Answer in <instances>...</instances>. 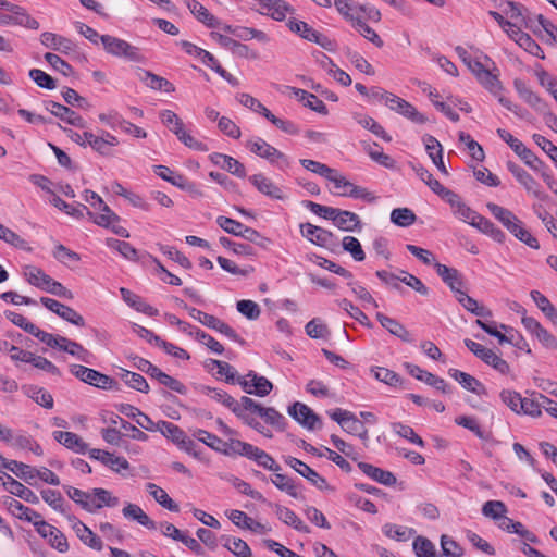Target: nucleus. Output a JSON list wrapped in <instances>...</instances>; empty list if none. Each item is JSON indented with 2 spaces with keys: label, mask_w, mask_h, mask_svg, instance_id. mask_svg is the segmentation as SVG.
<instances>
[{
  "label": "nucleus",
  "mask_w": 557,
  "mask_h": 557,
  "mask_svg": "<svg viewBox=\"0 0 557 557\" xmlns=\"http://www.w3.org/2000/svg\"><path fill=\"white\" fill-rule=\"evenodd\" d=\"M193 436L218 453H221L222 447L225 446L223 440L202 429H196Z\"/></svg>",
  "instance_id": "obj_53"
},
{
  "label": "nucleus",
  "mask_w": 557,
  "mask_h": 557,
  "mask_svg": "<svg viewBox=\"0 0 557 557\" xmlns=\"http://www.w3.org/2000/svg\"><path fill=\"white\" fill-rule=\"evenodd\" d=\"M120 377L128 387L133 389L145 394L149 392V384L141 374L132 372L126 369H121Z\"/></svg>",
  "instance_id": "obj_44"
},
{
  "label": "nucleus",
  "mask_w": 557,
  "mask_h": 557,
  "mask_svg": "<svg viewBox=\"0 0 557 557\" xmlns=\"http://www.w3.org/2000/svg\"><path fill=\"white\" fill-rule=\"evenodd\" d=\"M122 299L132 308L138 312L145 313L149 317L158 315L159 311L154 307L145 302L139 296L131 292L129 289L122 287L120 288Z\"/></svg>",
  "instance_id": "obj_32"
},
{
  "label": "nucleus",
  "mask_w": 557,
  "mask_h": 557,
  "mask_svg": "<svg viewBox=\"0 0 557 557\" xmlns=\"http://www.w3.org/2000/svg\"><path fill=\"white\" fill-rule=\"evenodd\" d=\"M148 493L158 502L162 507L170 511L177 512L178 505L168 495V493L154 483L146 485Z\"/></svg>",
  "instance_id": "obj_43"
},
{
  "label": "nucleus",
  "mask_w": 557,
  "mask_h": 557,
  "mask_svg": "<svg viewBox=\"0 0 557 557\" xmlns=\"http://www.w3.org/2000/svg\"><path fill=\"white\" fill-rule=\"evenodd\" d=\"M5 479L7 482H3V486L10 494L30 504L39 503V497L30 488L24 486L21 482L16 481L9 474H5Z\"/></svg>",
  "instance_id": "obj_29"
},
{
  "label": "nucleus",
  "mask_w": 557,
  "mask_h": 557,
  "mask_svg": "<svg viewBox=\"0 0 557 557\" xmlns=\"http://www.w3.org/2000/svg\"><path fill=\"white\" fill-rule=\"evenodd\" d=\"M513 86L519 97L535 111L545 114L547 104L521 79H515Z\"/></svg>",
  "instance_id": "obj_22"
},
{
  "label": "nucleus",
  "mask_w": 557,
  "mask_h": 557,
  "mask_svg": "<svg viewBox=\"0 0 557 557\" xmlns=\"http://www.w3.org/2000/svg\"><path fill=\"white\" fill-rule=\"evenodd\" d=\"M540 393H533L534 398H523L522 405L520 408V413H524L531 416L533 418H539L542 416V408H544V404L541 399H539Z\"/></svg>",
  "instance_id": "obj_58"
},
{
  "label": "nucleus",
  "mask_w": 557,
  "mask_h": 557,
  "mask_svg": "<svg viewBox=\"0 0 557 557\" xmlns=\"http://www.w3.org/2000/svg\"><path fill=\"white\" fill-rule=\"evenodd\" d=\"M74 530L79 537V540L90 548H94L96 550L102 549V541L101 539L94 533L86 524H84L82 521H76L74 524Z\"/></svg>",
  "instance_id": "obj_39"
},
{
  "label": "nucleus",
  "mask_w": 557,
  "mask_h": 557,
  "mask_svg": "<svg viewBox=\"0 0 557 557\" xmlns=\"http://www.w3.org/2000/svg\"><path fill=\"white\" fill-rule=\"evenodd\" d=\"M417 557H436L434 544L426 537L418 536L413 541Z\"/></svg>",
  "instance_id": "obj_64"
},
{
  "label": "nucleus",
  "mask_w": 557,
  "mask_h": 557,
  "mask_svg": "<svg viewBox=\"0 0 557 557\" xmlns=\"http://www.w3.org/2000/svg\"><path fill=\"white\" fill-rule=\"evenodd\" d=\"M497 134L523 162L531 158L533 151L527 148L522 141L513 137L508 131L498 128Z\"/></svg>",
  "instance_id": "obj_40"
},
{
  "label": "nucleus",
  "mask_w": 557,
  "mask_h": 557,
  "mask_svg": "<svg viewBox=\"0 0 557 557\" xmlns=\"http://www.w3.org/2000/svg\"><path fill=\"white\" fill-rule=\"evenodd\" d=\"M101 44L106 52L113 57L138 63L146 61V58L141 53L140 49L131 45L124 39L111 35H103L101 36Z\"/></svg>",
  "instance_id": "obj_2"
},
{
  "label": "nucleus",
  "mask_w": 557,
  "mask_h": 557,
  "mask_svg": "<svg viewBox=\"0 0 557 557\" xmlns=\"http://www.w3.org/2000/svg\"><path fill=\"white\" fill-rule=\"evenodd\" d=\"M506 166L515 178L524 187L527 193L533 195L541 201H546L548 199V195L541 190L540 184L523 168L512 161H508Z\"/></svg>",
  "instance_id": "obj_6"
},
{
  "label": "nucleus",
  "mask_w": 557,
  "mask_h": 557,
  "mask_svg": "<svg viewBox=\"0 0 557 557\" xmlns=\"http://www.w3.org/2000/svg\"><path fill=\"white\" fill-rule=\"evenodd\" d=\"M51 203L59 210L76 219H83L85 212L88 216H94V213L85 205L79 202L67 203L57 195H53Z\"/></svg>",
  "instance_id": "obj_37"
},
{
  "label": "nucleus",
  "mask_w": 557,
  "mask_h": 557,
  "mask_svg": "<svg viewBox=\"0 0 557 557\" xmlns=\"http://www.w3.org/2000/svg\"><path fill=\"white\" fill-rule=\"evenodd\" d=\"M302 206L312 213L333 221L334 225L345 232H355L361 228V221L358 214L338 208L323 206L311 200H304Z\"/></svg>",
  "instance_id": "obj_1"
},
{
  "label": "nucleus",
  "mask_w": 557,
  "mask_h": 557,
  "mask_svg": "<svg viewBox=\"0 0 557 557\" xmlns=\"http://www.w3.org/2000/svg\"><path fill=\"white\" fill-rule=\"evenodd\" d=\"M159 431L166 438L171 440L176 445L183 441L185 436V432L178 428L176 424L169 421H159L154 425V432Z\"/></svg>",
  "instance_id": "obj_46"
},
{
  "label": "nucleus",
  "mask_w": 557,
  "mask_h": 557,
  "mask_svg": "<svg viewBox=\"0 0 557 557\" xmlns=\"http://www.w3.org/2000/svg\"><path fill=\"white\" fill-rule=\"evenodd\" d=\"M434 268L438 276L449 286L456 296L462 292L461 288L463 286V280L461 273L457 269L449 268L442 263H434Z\"/></svg>",
  "instance_id": "obj_20"
},
{
  "label": "nucleus",
  "mask_w": 557,
  "mask_h": 557,
  "mask_svg": "<svg viewBox=\"0 0 557 557\" xmlns=\"http://www.w3.org/2000/svg\"><path fill=\"white\" fill-rule=\"evenodd\" d=\"M3 504L7 506L8 510L21 520H25L27 522L34 523L36 519H40L41 515L37 511L24 506L21 502L16 500L13 497L7 496L3 499Z\"/></svg>",
  "instance_id": "obj_26"
},
{
  "label": "nucleus",
  "mask_w": 557,
  "mask_h": 557,
  "mask_svg": "<svg viewBox=\"0 0 557 557\" xmlns=\"http://www.w3.org/2000/svg\"><path fill=\"white\" fill-rule=\"evenodd\" d=\"M119 411L122 414H125L126 417L134 419L140 428L150 432H154V425L157 422H153L149 416L141 412L138 408L129 404H122L119 407Z\"/></svg>",
  "instance_id": "obj_34"
},
{
  "label": "nucleus",
  "mask_w": 557,
  "mask_h": 557,
  "mask_svg": "<svg viewBox=\"0 0 557 557\" xmlns=\"http://www.w3.org/2000/svg\"><path fill=\"white\" fill-rule=\"evenodd\" d=\"M376 319L381 325L386 329L392 335L400 338L405 343H412L413 338L410 332L397 320L389 318L381 312L376 313Z\"/></svg>",
  "instance_id": "obj_27"
},
{
  "label": "nucleus",
  "mask_w": 557,
  "mask_h": 557,
  "mask_svg": "<svg viewBox=\"0 0 557 557\" xmlns=\"http://www.w3.org/2000/svg\"><path fill=\"white\" fill-rule=\"evenodd\" d=\"M160 119L162 123L176 135L177 139L188 148L197 151L209 150L205 143L197 140L194 136L186 132L183 121L175 112L171 110H163L160 112Z\"/></svg>",
  "instance_id": "obj_3"
},
{
  "label": "nucleus",
  "mask_w": 557,
  "mask_h": 557,
  "mask_svg": "<svg viewBox=\"0 0 557 557\" xmlns=\"http://www.w3.org/2000/svg\"><path fill=\"white\" fill-rule=\"evenodd\" d=\"M391 110L397 112L404 117L410 120L417 124H424L428 122V119L420 113L416 107H413L410 102L404 100L403 98L391 92L389 96H386V103Z\"/></svg>",
  "instance_id": "obj_9"
},
{
  "label": "nucleus",
  "mask_w": 557,
  "mask_h": 557,
  "mask_svg": "<svg viewBox=\"0 0 557 557\" xmlns=\"http://www.w3.org/2000/svg\"><path fill=\"white\" fill-rule=\"evenodd\" d=\"M358 468L367 476L383 485L392 486L396 483V476L391 471L383 470L379 467L362 461L358 462Z\"/></svg>",
  "instance_id": "obj_28"
},
{
  "label": "nucleus",
  "mask_w": 557,
  "mask_h": 557,
  "mask_svg": "<svg viewBox=\"0 0 557 557\" xmlns=\"http://www.w3.org/2000/svg\"><path fill=\"white\" fill-rule=\"evenodd\" d=\"M519 35L516 41L521 48L532 55L544 58V52L540 45L527 33H517Z\"/></svg>",
  "instance_id": "obj_62"
},
{
  "label": "nucleus",
  "mask_w": 557,
  "mask_h": 557,
  "mask_svg": "<svg viewBox=\"0 0 557 557\" xmlns=\"http://www.w3.org/2000/svg\"><path fill=\"white\" fill-rule=\"evenodd\" d=\"M88 453L91 459L100 461L116 473H122V471L129 469V462L124 457H116L107 450L96 448L88 450Z\"/></svg>",
  "instance_id": "obj_17"
},
{
  "label": "nucleus",
  "mask_w": 557,
  "mask_h": 557,
  "mask_svg": "<svg viewBox=\"0 0 557 557\" xmlns=\"http://www.w3.org/2000/svg\"><path fill=\"white\" fill-rule=\"evenodd\" d=\"M247 146L252 153L268 160L280 170H286L290 166L289 158L262 138L258 137L255 140H250Z\"/></svg>",
  "instance_id": "obj_4"
},
{
  "label": "nucleus",
  "mask_w": 557,
  "mask_h": 557,
  "mask_svg": "<svg viewBox=\"0 0 557 557\" xmlns=\"http://www.w3.org/2000/svg\"><path fill=\"white\" fill-rule=\"evenodd\" d=\"M504 14H506L513 22H520L527 28H532V21L530 17L523 15V7L513 1H506L503 8Z\"/></svg>",
  "instance_id": "obj_47"
},
{
  "label": "nucleus",
  "mask_w": 557,
  "mask_h": 557,
  "mask_svg": "<svg viewBox=\"0 0 557 557\" xmlns=\"http://www.w3.org/2000/svg\"><path fill=\"white\" fill-rule=\"evenodd\" d=\"M259 4L262 9L261 13L275 21H283L287 14L294 12V8L284 0H260Z\"/></svg>",
  "instance_id": "obj_21"
},
{
  "label": "nucleus",
  "mask_w": 557,
  "mask_h": 557,
  "mask_svg": "<svg viewBox=\"0 0 557 557\" xmlns=\"http://www.w3.org/2000/svg\"><path fill=\"white\" fill-rule=\"evenodd\" d=\"M137 76L143 83L146 84L147 87L153 90H162L164 92L175 91V87L170 81L148 70L138 69Z\"/></svg>",
  "instance_id": "obj_23"
},
{
  "label": "nucleus",
  "mask_w": 557,
  "mask_h": 557,
  "mask_svg": "<svg viewBox=\"0 0 557 557\" xmlns=\"http://www.w3.org/2000/svg\"><path fill=\"white\" fill-rule=\"evenodd\" d=\"M154 173L160 176L162 180L171 183L172 185L181 188L186 189L188 182L187 178L178 173L173 172L170 168L165 165H156L154 166Z\"/></svg>",
  "instance_id": "obj_48"
},
{
  "label": "nucleus",
  "mask_w": 557,
  "mask_h": 557,
  "mask_svg": "<svg viewBox=\"0 0 557 557\" xmlns=\"http://www.w3.org/2000/svg\"><path fill=\"white\" fill-rule=\"evenodd\" d=\"M288 414L292 416L302 426L313 430L317 423H320V418L307 405L296 401L288 407Z\"/></svg>",
  "instance_id": "obj_15"
},
{
  "label": "nucleus",
  "mask_w": 557,
  "mask_h": 557,
  "mask_svg": "<svg viewBox=\"0 0 557 557\" xmlns=\"http://www.w3.org/2000/svg\"><path fill=\"white\" fill-rule=\"evenodd\" d=\"M44 106L47 111L59 117L61 121L79 128L85 127L84 119L69 107L52 100L45 101Z\"/></svg>",
  "instance_id": "obj_12"
},
{
  "label": "nucleus",
  "mask_w": 557,
  "mask_h": 557,
  "mask_svg": "<svg viewBox=\"0 0 557 557\" xmlns=\"http://www.w3.org/2000/svg\"><path fill=\"white\" fill-rule=\"evenodd\" d=\"M249 182L258 189V191L270 198L278 200L285 198L282 189L263 174L251 175L249 177Z\"/></svg>",
  "instance_id": "obj_24"
},
{
  "label": "nucleus",
  "mask_w": 557,
  "mask_h": 557,
  "mask_svg": "<svg viewBox=\"0 0 557 557\" xmlns=\"http://www.w3.org/2000/svg\"><path fill=\"white\" fill-rule=\"evenodd\" d=\"M285 462L293 468L296 472H298L300 475L306 478L312 485H314L317 488L324 491L329 490L330 485L326 482L324 478H322L315 470L310 468L307 463L302 462L301 460L288 456L285 459Z\"/></svg>",
  "instance_id": "obj_11"
},
{
  "label": "nucleus",
  "mask_w": 557,
  "mask_h": 557,
  "mask_svg": "<svg viewBox=\"0 0 557 557\" xmlns=\"http://www.w3.org/2000/svg\"><path fill=\"white\" fill-rule=\"evenodd\" d=\"M530 296L545 317L549 319L553 324L557 325V309L549 299L539 290H532Z\"/></svg>",
  "instance_id": "obj_42"
},
{
  "label": "nucleus",
  "mask_w": 557,
  "mask_h": 557,
  "mask_svg": "<svg viewBox=\"0 0 557 557\" xmlns=\"http://www.w3.org/2000/svg\"><path fill=\"white\" fill-rule=\"evenodd\" d=\"M413 171L419 178L432 189V191L443 198H448L449 202L454 206V198H457V195L445 188L436 178L433 177L432 173L428 169L422 165H413Z\"/></svg>",
  "instance_id": "obj_18"
},
{
  "label": "nucleus",
  "mask_w": 557,
  "mask_h": 557,
  "mask_svg": "<svg viewBox=\"0 0 557 557\" xmlns=\"http://www.w3.org/2000/svg\"><path fill=\"white\" fill-rule=\"evenodd\" d=\"M201 393L210 396L218 403H221L226 408L231 409L233 413L236 416H242L240 406H238V401H236L231 395H228L225 391L210 387V386H201Z\"/></svg>",
  "instance_id": "obj_33"
},
{
  "label": "nucleus",
  "mask_w": 557,
  "mask_h": 557,
  "mask_svg": "<svg viewBox=\"0 0 557 557\" xmlns=\"http://www.w3.org/2000/svg\"><path fill=\"white\" fill-rule=\"evenodd\" d=\"M482 361L487 366L492 367L502 375H510L511 379H516V376L511 373V368L509 363L500 356H498L496 352H494L492 349L488 350V352L486 354Z\"/></svg>",
  "instance_id": "obj_50"
},
{
  "label": "nucleus",
  "mask_w": 557,
  "mask_h": 557,
  "mask_svg": "<svg viewBox=\"0 0 557 557\" xmlns=\"http://www.w3.org/2000/svg\"><path fill=\"white\" fill-rule=\"evenodd\" d=\"M371 372L376 380L389 386H397L401 382V377L396 372L386 368L374 367Z\"/></svg>",
  "instance_id": "obj_63"
},
{
  "label": "nucleus",
  "mask_w": 557,
  "mask_h": 557,
  "mask_svg": "<svg viewBox=\"0 0 557 557\" xmlns=\"http://www.w3.org/2000/svg\"><path fill=\"white\" fill-rule=\"evenodd\" d=\"M237 100L246 108L251 109L252 111L263 115L267 120L272 113L269 109H267L258 99L252 97L249 94H239L237 96Z\"/></svg>",
  "instance_id": "obj_59"
},
{
  "label": "nucleus",
  "mask_w": 557,
  "mask_h": 557,
  "mask_svg": "<svg viewBox=\"0 0 557 557\" xmlns=\"http://www.w3.org/2000/svg\"><path fill=\"white\" fill-rule=\"evenodd\" d=\"M119 498L104 488L96 487L90 492L89 502L84 504V509L88 512H96L104 506L115 507L119 505Z\"/></svg>",
  "instance_id": "obj_13"
},
{
  "label": "nucleus",
  "mask_w": 557,
  "mask_h": 557,
  "mask_svg": "<svg viewBox=\"0 0 557 557\" xmlns=\"http://www.w3.org/2000/svg\"><path fill=\"white\" fill-rule=\"evenodd\" d=\"M0 240L23 250H27V242L11 228L0 223Z\"/></svg>",
  "instance_id": "obj_57"
},
{
  "label": "nucleus",
  "mask_w": 557,
  "mask_h": 557,
  "mask_svg": "<svg viewBox=\"0 0 557 557\" xmlns=\"http://www.w3.org/2000/svg\"><path fill=\"white\" fill-rule=\"evenodd\" d=\"M448 374L450 377L456 380L465 389L478 395L485 393L484 385L474 376L457 369H449Z\"/></svg>",
  "instance_id": "obj_31"
},
{
  "label": "nucleus",
  "mask_w": 557,
  "mask_h": 557,
  "mask_svg": "<svg viewBox=\"0 0 557 557\" xmlns=\"http://www.w3.org/2000/svg\"><path fill=\"white\" fill-rule=\"evenodd\" d=\"M14 14V25L25 27L27 29L37 30L39 28V22L33 17L25 8L21 5H15L12 8V12Z\"/></svg>",
  "instance_id": "obj_49"
},
{
  "label": "nucleus",
  "mask_w": 557,
  "mask_h": 557,
  "mask_svg": "<svg viewBox=\"0 0 557 557\" xmlns=\"http://www.w3.org/2000/svg\"><path fill=\"white\" fill-rule=\"evenodd\" d=\"M391 428L400 437L406 438L407 441L414 445L424 447V441L414 432V430L411 426L404 424L401 422H394L391 424Z\"/></svg>",
  "instance_id": "obj_52"
},
{
  "label": "nucleus",
  "mask_w": 557,
  "mask_h": 557,
  "mask_svg": "<svg viewBox=\"0 0 557 557\" xmlns=\"http://www.w3.org/2000/svg\"><path fill=\"white\" fill-rule=\"evenodd\" d=\"M210 161L221 168L222 170H225L230 172L231 174L244 178L246 177V169L245 165L239 162L237 159L219 152H213L209 156Z\"/></svg>",
  "instance_id": "obj_19"
},
{
  "label": "nucleus",
  "mask_w": 557,
  "mask_h": 557,
  "mask_svg": "<svg viewBox=\"0 0 557 557\" xmlns=\"http://www.w3.org/2000/svg\"><path fill=\"white\" fill-rule=\"evenodd\" d=\"M499 527L510 533H516L531 543H537V537L531 531L527 530L521 522L513 521L505 517Z\"/></svg>",
  "instance_id": "obj_51"
},
{
  "label": "nucleus",
  "mask_w": 557,
  "mask_h": 557,
  "mask_svg": "<svg viewBox=\"0 0 557 557\" xmlns=\"http://www.w3.org/2000/svg\"><path fill=\"white\" fill-rule=\"evenodd\" d=\"M406 368L409 373L417 380L424 382L425 384L436 388L443 394L450 393L451 388L442 377H438L425 370H422L419 366L412 363H406Z\"/></svg>",
  "instance_id": "obj_14"
},
{
  "label": "nucleus",
  "mask_w": 557,
  "mask_h": 557,
  "mask_svg": "<svg viewBox=\"0 0 557 557\" xmlns=\"http://www.w3.org/2000/svg\"><path fill=\"white\" fill-rule=\"evenodd\" d=\"M84 138L87 140L88 146L103 157H113L114 147L120 144L117 137L107 131H101L100 135L84 132Z\"/></svg>",
  "instance_id": "obj_7"
},
{
  "label": "nucleus",
  "mask_w": 557,
  "mask_h": 557,
  "mask_svg": "<svg viewBox=\"0 0 557 557\" xmlns=\"http://www.w3.org/2000/svg\"><path fill=\"white\" fill-rule=\"evenodd\" d=\"M96 210H99L101 213L98 215L94 213V216H90L94 223L101 227L110 228L115 235L120 237H129L128 231L125 227L117 225L120 222V216L114 213L109 208V206L104 203V201H102V203L99 205Z\"/></svg>",
  "instance_id": "obj_8"
},
{
  "label": "nucleus",
  "mask_w": 557,
  "mask_h": 557,
  "mask_svg": "<svg viewBox=\"0 0 557 557\" xmlns=\"http://www.w3.org/2000/svg\"><path fill=\"white\" fill-rule=\"evenodd\" d=\"M70 372L82 382L102 389L116 388L117 383L114 379L97 370L81 364H73Z\"/></svg>",
  "instance_id": "obj_5"
},
{
  "label": "nucleus",
  "mask_w": 557,
  "mask_h": 557,
  "mask_svg": "<svg viewBox=\"0 0 557 557\" xmlns=\"http://www.w3.org/2000/svg\"><path fill=\"white\" fill-rule=\"evenodd\" d=\"M24 275L30 285L42 290L47 289V286L52 280V277L46 274L40 268L34 265H27L24 270Z\"/></svg>",
  "instance_id": "obj_41"
},
{
  "label": "nucleus",
  "mask_w": 557,
  "mask_h": 557,
  "mask_svg": "<svg viewBox=\"0 0 557 557\" xmlns=\"http://www.w3.org/2000/svg\"><path fill=\"white\" fill-rule=\"evenodd\" d=\"M417 220L414 212L408 208H396L391 212V221L400 226L408 227Z\"/></svg>",
  "instance_id": "obj_55"
},
{
  "label": "nucleus",
  "mask_w": 557,
  "mask_h": 557,
  "mask_svg": "<svg viewBox=\"0 0 557 557\" xmlns=\"http://www.w3.org/2000/svg\"><path fill=\"white\" fill-rule=\"evenodd\" d=\"M122 513L125 519L136 521L148 530L157 529L156 522L136 504L127 503L122 509Z\"/></svg>",
  "instance_id": "obj_30"
},
{
  "label": "nucleus",
  "mask_w": 557,
  "mask_h": 557,
  "mask_svg": "<svg viewBox=\"0 0 557 557\" xmlns=\"http://www.w3.org/2000/svg\"><path fill=\"white\" fill-rule=\"evenodd\" d=\"M187 7L189 11L196 16V18L210 28L221 27V22L212 15L199 1L187 0Z\"/></svg>",
  "instance_id": "obj_35"
},
{
  "label": "nucleus",
  "mask_w": 557,
  "mask_h": 557,
  "mask_svg": "<svg viewBox=\"0 0 557 557\" xmlns=\"http://www.w3.org/2000/svg\"><path fill=\"white\" fill-rule=\"evenodd\" d=\"M275 513L277 518L287 525L293 527L298 532L309 533L310 529L306 525L302 520L289 508L274 505Z\"/></svg>",
  "instance_id": "obj_36"
},
{
  "label": "nucleus",
  "mask_w": 557,
  "mask_h": 557,
  "mask_svg": "<svg viewBox=\"0 0 557 557\" xmlns=\"http://www.w3.org/2000/svg\"><path fill=\"white\" fill-rule=\"evenodd\" d=\"M300 232L304 237L309 239L312 244L334 250L337 246L334 243V234L331 231L313 225L311 223H305L300 225Z\"/></svg>",
  "instance_id": "obj_10"
},
{
  "label": "nucleus",
  "mask_w": 557,
  "mask_h": 557,
  "mask_svg": "<svg viewBox=\"0 0 557 557\" xmlns=\"http://www.w3.org/2000/svg\"><path fill=\"white\" fill-rule=\"evenodd\" d=\"M491 214L497 219L510 233L520 222V220L510 210L496 203L488 202L486 205Z\"/></svg>",
  "instance_id": "obj_38"
},
{
  "label": "nucleus",
  "mask_w": 557,
  "mask_h": 557,
  "mask_svg": "<svg viewBox=\"0 0 557 557\" xmlns=\"http://www.w3.org/2000/svg\"><path fill=\"white\" fill-rule=\"evenodd\" d=\"M40 42L46 48L63 54H70L76 50V46L71 39L51 32H44L40 35Z\"/></svg>",
  "instance_id": "obj_16"
},
{
  "label": "nucleus",
  "mask_w": 557,
  "mask_h": 557,
  "mask_svg": "<svg viewBox=\"0 0 557 557\" xmlns=\"http://www.w3.org/2000/svg\"><path fill=\"white\" fill-rule=\"evenodd\" d=\"M338 306L345 310L352 319L357 320L360 324L371 329L372 323L366 313H363L358 307L354 306L351 301L346 298L337 301Z\"/></svg>",
  "instance_id": "obj_56"
},
{
  "label": "nucleus",
  "mask_w": 557,
  "mask_h": 557,
  "mask_svg": "<svg viewBox=\"0 0 557 557\" xmlns=\"http://www.w3.org/2000/svg\"><path fill=\"white\" fill-rule=\"evenodd\" d=\"M53 438L62 444L67 449H71L77 454H85L88 450V445L83 441L81 436L72 432L54 431L52 433Z\"/></svg>",
  "instance_id": "obj_25"
},
{
  "label": "nucleus",
  "mask_w": 557,
  "mask_h": 557,
  "mask_svg": "<svg viewBox=\"0 0 557 557\" xmlns=\"http://www.w3.org/2000/svg\"><path fill=\"white\" fill-rule=\"evenodd\" d=\"M64 343L65 346L63 347V351H66L70 355L77 357L83 362H91L92 354L85 349L79 343L71 341L66 337Z\"/></svg>",
  "instance_id": "obj_60"
},
{
  "label": "nucleus",
  "mask_w": 557,
  "mask_h": 557,
  "mask_svg": "<svg viewBox=\"0 0 557 557\" xmlns=\"http://www.w3.org/2000/svg\"><path fill=\"white\" fill-rule=\"evenodd\" d=\"M343 249L351 255L356 261H363L366 253L360 242L354 236H345L342 242Z\"/></svg>",
  "instance_id": "obj_61"
},
{
  "label": "nucleus",
  "mask_w": 557,
  "mask_h": 557,
  "mask_svg": "<svg viewBox=\"0 0 557 557\" xmlns=\"http://www.w3.org/2000/svg\"><path fill=\"white\" fill-rule=\"evenodd\" d=\"M3 468L13 472L26 483L33 484V480L35 479V468L16 460H7Z\"/></svg>",
  "instance_id": "obj_45"
},
{
  "label": "nucleus",
  "mask_w": 557,
  "mask_h": 557,
  "mask_svg": "<svg viewBox=\"0 0 557 557\" xmlns=\"http://www.w3.org/2000/svg\"><path fill=\"white\" fill-rule=\"evenodd\" d=\"M247 377L251 379L253 395L264 397L273 389V384L265 376L258 375L255 371H249Z\"/></svg>",
  "instance_id": "obj_54"
}]
</instances>
